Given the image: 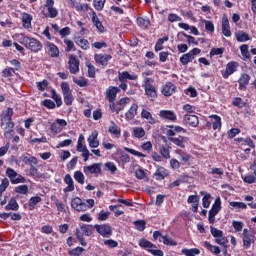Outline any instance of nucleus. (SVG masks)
Returning a JSON list of instances; mask_svg holds the SVG:
<instances>
[{
  "instance_id": "f257e3e1",
  "label": "nucleus",
  "mask_w": 256,
  "mask_h": 256,
  "mask_svg": "<svg viewBox=\"0 0 256 256\" xmlns=\"http://www.w3.org/2000/svg\"><path fill=\"white\" fill-rule=\"evenodd\" d=\"M21 45H24L26 49H30V51H33L34 53H38V51H41L43 49V45L39 40L35 38H29L27 36H22L20 38Z\"/></svg>"
},
{
  "instance_id": "f03ea898",
  "label": "nucleus",
  "mask_w": 256,
  "mask_h": 256,
  "mask_svg": "<svg viewBox=\"0 0 256 256\" xmlns=\"http://www.w3.org/2000/svg\"><path fill=\"white\" fill-rule=\"evenodd\" d=\"M12 117H13L12 108H7V110L1 114L2 125L6 123L5 135H7V133H13V128L15 127V124L11 122Z\"/></svg>"
},
{
  "instance_id": "7ed1b4c3",
  "label": "nucleus",
  "mask_w": 256,
  "mask_h": 256,
  "mask_svg": "<svg viewBox=\"0 0 256 256\" xmlns=\"http://www.w3.org/2000/svg\"><path fill=\"white\" fill-rule=\"evenodd\" d=\"M55 1L54 0H46V4L43 6L42 14L44 17H49L50 19H55L59 12L54 7Z\"/></svg>"
},
{
  "instance_id": "20e7f679",
  "label": "nucleus",
  "mask_w": 256,
  "mask_h": 256,
  "mask_svg": "<svg viewBox=\"0 0 256 256\" xmlns=\"http://www.w3.org/2000/svg\"><path fill=\"white\" fill-rule=\"evenodd\" d=\"M139 246L142 249H146L149 253H151V255L163 256V252L161 250H154L153 248H156L157 246H155L153 243H151V241L145 238L140 239Z\"/></svg>"
},
{
  "instance_id": "39448f33",
  "label": "nucleus",
  "mask_w": 256,
  "mask_h": 256,
  "mask_svg": "<svg viewBox=\"0 0 256 256\" xmlns=\"http://www.w3.org/2000/svg\"><path fill=\"white\" fill-rule=\"evenodd\" d=\"M151 83H153V79H145V93L150 101H155V99H157V91L155 90V87L151 85Z\"/></svg>"
},
{
  "instance_id": "423d86ee",
  "label": "nucleus",
  "mask_w": 256,
  "mask_h": 256,
  "mask_svg": "<svg viewBox=\"0 0 256 256\" xmlns=\"http://www.w3.org/2000/svg\"><path fill=\"white\" fill-rule=\"evenodd\" d=\"M200 53L201 49L194 48L190 52L180 57V63H182V65H189V63H191V61H193V59H195V57H197V55H199Z\"/></svg>"
},
{
  "instance_id": "0eeeda50",
  "label": "nucleus",
  "mask_w": 256,
  "mask_h": 256,
  "mask_svg": "<svg viewBox=\"0 0 256 256\" xmlns=\"http://www.w3.org/2000/svg\"><path fill=\"white\" fill-rule=\"evenodd\" d=\"M221 211V198H216L211 210L209 211L208 221L211 225L215 223V216Z\"/></svg>"
},
{
  "instance_id": "6e6552de",
  "label": "nucleus",
  "mask_w": 256,
  "mask_h": 256,
  "mask_svg": "<svg viewBox=\"0 0 256 256\" xmlns=\"http://www.w3.org/2000/svg\"><path fill=\"white\" fill-rule=\"evenodd\" d=\"M6 175L13 185H17V183H25V177L19 175L13 168H8L6 170Z\"/></svg>"
},
{
  "instance_id": "1a4fd4ad",
  "label": "nucleus",
  "mask_w": 256,
  "mask_h": 256,
  "mask_svg": "<svg viewBox=\"0 0 256 256\" xmlns=\"http://www.w3.org/2000/svg\"><path fill=\"white\" fill-rule=\"evenodd\" d=\"M84 235H86V237H91V235H93V226L82 224L76 229L77 239H81Z\"/></svg>"
},
{
  "instance_id": "9d476101",
  "label": "nucleus",
  "mask_w": 256,
  "mask_h": 256,
  "mask_svg": "<svg viewBox=\"0 0 256 256\" xmlns=\"http://www.w3.org/2000/svg\"><path fill=\"white\" fill-rule=\"evenodd\" d=\"M101 163H94L89 166H84L83 167V172L85 175H99L101 173Z\"/></svg>"
},
{
  "instance_id": "9b49d317",
  "label": "nucleus",
  "mask_w": 256,
  "mask_h": 256,
  "mask_svg": "<svg viewBox=\"0 0 256 256\" xmlns=\"http://www.w3.org/2000/svg\"><path fill=\"white\" fill-rule=\"evenodd\" d=\"M94 229H96L97 233H99V235H102V237H111L113 230H111V226H109L108 224H96L94 226Z\"/></svg>"
},
{
  "instance_id": "f8f14e48",
  "label": "nucleus",
  "mask_w": 256,
  "mask_h": 256,
  "mask_svg": "<svg viewBox=\"0 0 256 256\" xmlns=\"http://www.w3.org/2000/svg\"><path fill=\"white\" fill-rule=\"evenodd\" d=\"M251 243H255V235L245 228L243 230V245L248 249L251 247Z\"/></svg>"
},
{
  "instance_id": "ddd939ff",
  "label": "nucleus",
  "mask_w": 256,
  "mask_h": 256,
  "mask_svg": "<svg viewBox=\"0 0 256 256\" xmlns=\"http://www.w3.org/2000/svg\"><path fill=\"white\" fill-rule=\"evenodd\" d=\"M79 59H77V56L71 55L68 61L69 65V71L72 73V75H76V73H79Z\"/></svg>"
},
{
  "instance_id": "4468645a",
  "label": "nucleus",
  "mask_w": 256,
  "mask_h": 256,
  "mask_svg": "<svg viewBox=\"0 0 256 256\" xmlns=\"http://www.w3.org/2000/svg\"><path fill=\"white\" fill-rule=\"evenodd\" d=\"M119 88L115 86H110L106 90V99L109 101V103H113L115 99H117V93H119Z\"/></svg>"
},
{
  "instance_id": "2eb2a0df",
  "label": "nucleus",
  "mask_w": 256,
  "mask_h": 256,
  "mask_svg": "<svg viewBox=\"0 0 256 256\" xmlns=\"http://www.w3.org/2000/svg\"><path fill=\"white\" fill-rule=\"evenodd\" d=\"M184 123H186V125H189L190 127H198L199 117H197V115L186 114L184 116Z\"/></svg>"
},
{
  "instance_id": "dca6fc26",
  "label": "nucleus",
  "mask_w": 256,
  "mask_h": 256,
  "mask_svg": "<svg viewBox=\"0 0 256 256\" xmlns=\"http://www.w3.org/2000/svg\"><path fill=\"white\" fill-rule=\"evenodd\" d=\"M77 151L79 153H82V157L84 158L85 162L89 161V157H91V155H93V154L89 153V149H87V146L83 145V143H81V141H78Z\"/></svg>"
},
{
  "instance_id": "f3484780",
  "label": "nucleus",
  "mask_w": 256,
  "mask_h": 256,
  "mask_svg": "<svg viewBox=\"0 0 256 256\" xmlns=\"http://www.w3.org/2000/svg\"><path fill=\"white\" fill-rule=\"evenodd\" d=\"M118 79H119L120 83H127V79H128V81L137 80V75H131L127 71L119 72Z\"/></svg>"
},
{
  "instance_id": "a211bd4d",
  "label": "nucleus",
  "mask_w": 256,
  "mask_h": 256,
  "mask_svg": "<svg viewBox=\"0 0 256 256\" xmlns=\"http://www.w3.org/2000/svg\"><path fill=\"white\" fill-rule=\"evenodd\" d=\"M94 59H95L96 63L106 67V65H108V63H109V59H111V55H108V54H96V55H94Z\"/></svg>"
},
{
  "instance_id": "6ab92c4d",
  "label": "nucleus",
  "mask_w": 256,
  "mask_h": 256,
  "mask_svg": "<svg viewBox=\"0 0 256 256\" xmlns=\"http://www.w3.org/2000/svg\"><path fill=\"white\" fill-rule=\"evenodd\" d=\"M237 67H239V63H237V62L228 63L226 65L224 79H227L230 75H233V73H235V71H237Z\"/></svg>"
},
{
  "instance_id": "aec40b11",
  "label": "nucleus",
  "mask_w": 256,
  "mask_h": 256,
  "mask_svg": "<svg viewBox=\"0 0 256 256\" xmlns=\"http://www.w3.org/2000/svg\"><path fill=\"white\" fill-rule=\"evenodd\" d=\"M222 33L224 37H231V26H229V19H227V16L222 18Z\"/></svg>"
},
{
  "instance_id": "412c9836",
  "label": "nucleus",
  "mask_w": 256,
  "mask_h": 256,
  "mask_svg": "<svg viewBox=\"0 0 256 256\" xmlns=\"http://www.w3.org/2000/svg\"><path fill=\"white\" fill-rule=\"evenodd\" d=\"M64 183H66V185H68L65 189H64V193H71V191H75V184L73 182V178H71L70 174H67L64 177Z\"/></svg>"
},
{
  "instance_id": "4be33fe9",
  "label": "nucleus",
  "mask_w": 256,
  "mask_h": 256,
  "mask_svg": "<svg viewBox=\"0 0 256 256\" xmlns=\"http://www.w3.org/2000/svg\"><path fill=\"white\" fill-rule=\"evenodd\" d=\"M97 137H99V133H97V131H93L88 137L89 147H91L92 149H96V147H99V140H97Z\"/></svg>"
},
{
  "instance_id": "5701e85b",
  "label": "nucleus",
  "mask_w": 256,
  "mask_h": 256,
  "mask_svg": "<svg viewBox=\"0 0 256 256\" xmlns=\"http://www.w3.org/2000/svg\"><path fill=\"white\" fill-rule=\"evenodd\" d=\"M92 22L96 29L99 31V33H105V26H103V23L99 21L97 13L95 12H92Z\"/></svg>"
},
{
  "instance_id": "b1692460",
  "label": "nucleus",
  "mask_w": 256,
  "mask_h": 256,
  "mask_svg": "<svg viewBox=\"0 0 256 256\" xmlns=\"http://www.w3.org/2000/svg\"><path fill=\"white\" fill-rule=\"evenodd\" d=\"M138 109H139V106L137 104H132L130 109L125 114V119H127L128 121H132V119H135Z\"/></svg>"
},
{
  "instance_id": "393cba45",
  "label": "nucleus",
  "mask_w": 256,
  "mask_h": 256,
  "mask_svg": "<svg viewBox=\"0 0 256 256\" xmlns=\"http://www.w3.org/2000/svg\"><path fill=\"white\" fill-rule=\"evenodd\" d=\"M160 117H162V119H168V121H177V115L171 110L160 111Z\"/></svg>"
},
{
  "instance_id": "a878e982",
  "label": "nucleus",
  "mask_w": 256,
  "mask_h": 256,
  "mask_svg": "<svg viewBox=\"0 0 256 256\" xmlns=\"http://www.w3.org/2000/svg\"><path fill=\"white\" fill-rule=\"evenodd\" d=\"M162 93L165 97H171V95L175 93V85L171 82H167L162 89Z\"/></svg>"
},
{
  "instance_id": "bb28decb",
  "label": "nucleus",
  "mask_w": 256,
  "mask_h": 256,
  "mask_svg": "<svg viewBox=\"0 0 256 256\" xmlns=\"http://www.w3.org/2000/svg\"><path fill=\"white\" fill-rule=\"evenodd\" d=\"M46 47L48 49V54L50 55V57H59V48L55 44L48 42L46 44Z\"/></svg>"
},
{
  "instance_id": "cd10ccee",
  "label": "nucleus",
  "mask_w": 256,
  "mask_h": 256,
  "mask_svg": "<svg viewBox=\"0 0 256 256\" xmlns=\"http://www.w3.org/2000/svg\"><path fill=\"white\" fill-rule=\"evenodd\" d=\"M250 80L251 76H249V74H242L240 79L238 80L239 89H247V85H249Z\"/></svg>"
},
{
  "instance_id": "c85d7f7f",
  "label": "nucleus",
  "mask_w": 256,
  "mask_h": 256,
  "mask_svg": "<svg viewBox=\"0 0 256 256\" xmlns=\"http://www.w3.org/2000/svg\"><path fill=\"white\" fill-rule=\"evenodd\" d=\"M169 141H171V143H174V145H177V147H180L181 149H185V137L183 136L170 137Z\"/></svg>"
},
{
  "instance_id": "c756f323",
  "label": "nucleus",
  "mask_w": 256,
  "mask_h": 256,
  "mask_svg": "<svg viewBox=\"0 0 256 256\" xmlns=\"http://www.w3.org/2000/svg\"><path fill=\"white\" fill-rule=\"evenodd\" d=\"M31 21H33V16L27 13L22 14V23L24 29H31Z\"/></svg>"
},
{
  "instance_id": "7c9ffc66",
  "label": "nucleus",
  "mask_w": 256,
  "mask_h": 256,
  "mask_svg": "<svg viewBox=\"0 0 256 256\" xmlns=\"http://www.w3.org/2000/svg\"><path fill=\"white\" fill-rule=\"evenodd\" d=\"M6 211H18L19 204L15 198H11L8 205L5 206Z\"/></svg>"
},
{
  "instance_id": "2f4dec72",
  "label": "nucleus",
  "mask_w": 256,
  "mask_h": 256,
  "mask_svg": "<svg viewBox=\"0 0 256 256\" xmlns=\"http://www.w3.org/2000/svg\"><path fill=\"white\" fill-rule=\"evenodd\" d=\"M200 195H203V199H202V205L205 209H209V205H211V201H209V199H211V194L205 192V191H201Z\"/></svg>"
},
{
  "instance_id": "473e14b6",
  "label": "nucleus",
  "mask_w": 256,
  "mask_h": 256,
  "mask_svg": "<svg viewBox=\"0 0 256 256\" xmlns=\"http://www.w3.org/2000/svg\"><path fill=\"white\" fill-rule=\"evenodd\" d=\"M108 132L111 133V135H115L117 138L121 137V129H119L115 122H111V126L109 127Z\"/></svg>"
},
{
  "instance_id": "72a5a7b5",
  "label": "nucleus",
  "mask_w": 256,
  "mask_h": 256,
  "mask_svg": "<svg viewBox=\"0 0 256 256\" xmlns=\"http://www.w3.org/2000/svg\"><path fill=\"white\" fill-rule=\"evenodd\" d=\"M21 161H23L25 165H30V167H33V165H37V163H39V161L34 156H22Z\"/></svg>"
},
{
  "instance_id": "f704fd0d",
  "label": "nucleus",
  "mask_w": 256,
  "mask_h": 256,
  "mask_svg": "<svg viewBox=\"0 0 256 256\" xmlns=\"http://www.w3.org/2000/svg\"><path fill=\"white\" fill-rule=\"evenodd\" d=\"M29 173L31 177H37V179H45V174L39 172V170L35 168V166L30 167Z\"/></svg>"
},
{
  "instance_id": "c9c22d12",
  "label": "nucleus",
  "mask_w": 256,
  "mask_h": 256,
  "mask_svg": "<svg viewBox=\"0 0 256 256\" xmlns=\"http://www.w3.org/2000/svg\"><path fill=\"white\" fill-rule=\"evenodd\" d=\"M141 117H142V119H147V121H148V123H150V125H154L155 119L153 118V115H151V113L149 111L143 109L141 112Z\"/></svg>"
},
{
  "instance_id": "e433bc0d",
  "label": "nucleus",
  "mask_w": 256,
  "mask_h": 256,
  "mask_svg": "<svg viewBox=\"0 0 256 256\" xmlns=\"http://www.w3.org/2000/svg\"><path fill=\"white\" fill-rule=\"evenodd\" d=\"M204 247L211 251V253H214V255H219V253H221V249L219 248V246H213L208 241L204 242Z\"/></svg>"
},
{
  "instance_id": "4c0bfd02",
  "label": "nucleus",
  "mask_w": 256,
  "mask_h": 256,
  "mask_svg": "<svg viewBox=\"0 0 256 256\" xmlns=\"http://www.w3.org/2000/svg\"><path fill=\"white\" fill-rule=\"evenodd\" d=\"M159 151H160L162 157H164V159L171 158V155L169 153V145L166 144V145L160 146Z\"/></svg>"
},
{
  "instance_id": "58836bf2",
  "label": "nucleus",
  "mask_w": 256,
  "mask_h": 256,
  "mask_svg": "<svg viewBox=\"0 0 256 256\" xmlns=\"http://www.w3.org/2000/svg\"><path fill=\"white\" fill-rule=\"evenodd\" d=\"M166 176H167V172L163 167L158 168L157 171L155 172V177L158 181L165 179Z\"/></svg>"
},
{
  "instance_id": "ea45409f",
  "label": "nucleus",
  "mask_w": 256,
  "mask_h": 256,
  "mask_svg": "<svg viewBox=\"0 0 256 256\" xmlns=\"http://www.w3.org/2000/svg\"><path fill=\"white\" fill-rule=\"evenodd\" d=\"M240 51H241L242 57H244L245 59H251V53L249 52V46L248 45L243 44L240 47Z\"/></svg>"
},
{
  "instance_id": "a19ab883",
  "label": "nucleus",
  "mask_w": 256,
  "mask_h": 256,
  "mask_svg": "<svg viewBox=\"0 0 256 256\" xmlns=\"http://www.w3.org/2000/svg\"><path fill=\"white\" fill-rule=\"evenodd\" d=\"M74 179L77 181V183H80V185L85 184V175H83V172L81 171H76L74 173Z\"/></svg>"
},
{
  "instance_id": "79ce46f5",
  "label": "nucleus",
  "mask_w": 256,
  "mask_h": 256,
  "mask_svg": "<svg viewBox=\"0 0 256 256\" xmlns=\"http://www.w3.org/2000/svg\"><path fill=\"white\" fill-rule=\"evenodd\" d=\"M182 253L183 255H186V256H196V255H199L201 251L197 248H192V249H183Z\"/></svg>"
},
{
  "instance_id": "37998d69",
  "label": "nucleus",
  "mask_w": 256,
  "mask_h": 256,
  "mask_svg": "<svg viewBox=\"0 0 256 256\" xmlns=\"http://www.w3.org/2000/svg\"><path fill=\"white\" fill-rule=\"evenodd\" d=\"M76 43L79 45V47H81V49H84L85 51L89 49V41L85 38H78Z\"/></svg>"
},
{
  "instance_id": "c03bdc74",
  "label": "nucleus",
  "mask_w": 256,
  "mask_h": 256,
  "mask_svg": "<svg viewBox=\"0 0 256 256\" xmlns=\"http://www.w3.org/2000/svg\"><path fill=\"white\" fill-rule=\"evenodd\" d=\"M236 39L240 43H244L245 41H249L250 38H249V34L245 32H238L236 33Z\"/></svg>"
},
{
  "instance_id": "a18cd8bd",
  "label": "nucleus",
  "mask_w": 256,
  "mask_h": 256,
  "mask_svg": "<svg viewBox=\"0 0 256 256\" xmlns=\"http://www.w3.org/2000/svg\"><path fill=\"white\" fill-rule=\"evenodd\" d=\"M211 117L212 119H214V121L212 122V127L214 131L217 129H221V117L217 115H212Z\"/></svg>"
},
{
  "instance_id": "49530a36",
  "label": "nucleus",
  "mask_w": 256,
  "mask_h": 256,
  "mask_svg": "<svg viewBox=\"0 0 256 256\" xmlns=\"http://www.w3.org/2000/svg\"><path fill=\"white\" fill-rule=\"evenodd\" d=\"M133 133L134 137H136L137 139H142V137H145V129L141 127L134 128Z\"/></svg>"
},
{
  "instance_id": "de8ad7c7",
  "label": "nucleus",
  "mask_w": 256,
  "mask_h": 256,
  "mask_svg": "<svg viewBox=\"0 0 256 256\" xmlns=\"http://www.w3.org/2000/svg\"><path fill=\"white\" fill-rule=\"evenodd\" d=\"M165 41H169V37L165 36L163 38L158 39V41L155 45V51H162L163 43H165Z\"/></svg>"
},
{
  "instance_id": "09e8293b",
  "label": "nucleus",
  "mask_w": 256,
  "mask_h": 256,
  "mask_svg": "<svg viewBox=\"0 0 256 256\" xmlns=\"http://www.w3.org/2000/svg\"><path fill=\"white\" fill-rule=\"evenodd\" d=\"M137 23L139 27H141L142 29H148V27L151 25V22H149V20H146L141 17L137 19Z\"/></svg>"
},
{
  "instance_id": "8fccbe9b",
  "label": "nucleus",
  "mask_w": 256,
  "mask_h": 256,
  "mask_svg": "<svg viewBox=\"0 0 256 256\" xmlns=\"http://www.w3.org/2000/svg\"><path fill=\"white\" fill-rule=\"evenodd\" d=\"M216 243L218 245H221L222 247H224L225 251H227V243H229V241L225 237H223V235L222 236H218L216 238Z\"/></svg>"
},
{
  "instance_id": "3c124183",
  "label": "nucleus",
  "mask_w": 256,
  "mask_h": 256,
  "mask_svg": "<svg viewBox=\"0 0 256 256\" xmlns=\"http://www.w3.org/2000/svg\"><path fill=\"white\" fill-rule=\"evenodd\" d=\"M104 167H105L108 171H110V173H111L112 175H114V173L117 171V166H116L115 163H113V162H107V163H105V164H104Z\"/></svg>"
},
{
  "instance_id": "603ef678",
  "label": "nucleus",
  "mask_w": 256,
  "mask_h": 256,
  "mask_svg": "<svg viewBox=\"0 0 256 256\" xmlns=\"http://www.w3.org/2000/svg\"><path fill=\"white\" fill-rule=\"evenodd\" d=\"M52 99L55 100V103L57 107H61L63 105V101L61 100V96L55 92V90H52Z\"/></svg>"
},
{
  "instance_id": "864d4df0",
  "label": "nucleus",
  "mask_w": 256,
  "mask_h": 256,
  "mask_svg": "<svg viewBox=\"0 0 256 256\" xmlns=\"http://www.w3.org/2000/svg\"><path fill=\"white\" fill-rule=\"evenodd\" d=\"M50 131L52 133H54L55 135H57V134L61 133V131H63V128H61L59 124L54 122L51 124Z\"/></svg>"
},
{
  "instance_id": "5fc2aeb1",
  "label": "nucleus",
  "mask_w": 256,
  "mask_h": 256,
  "mask_svg": "<svg viewBox=\"0 0 256 256\" xmlns=\"http://www.w3.org/2000/svg\"><path fill=\"white\" fill-rule=\"evenodd\" d=\"M105 7V0H94V8L96 11H103Z\"/></svg>"
},
{
  "instance_id": "6e6d98bb",
  "label": "nucleus",
  "mask_w": 256,
  "mask_h": 256,
  "mask_svg": "<svg viewBox=\"0 0 256 256\" xmlns=\"http://www.w3.org/2000/svg\"><path fill=\"white\" fill-rule=\"evenodd\" d=\"M203 23L205 25L206 31H209L210 33H213L215 31V25L212 21L204 20Z\"/></svg>"
},
{
  "instance_id": "4d7b16f0",
  "label": "nucleus",
  "mask_w": 256,
  "mask_h": 256,
  "mask_svg": "<svg viewBox=\"0 0 256 256\" xmlns=\"http://www.w3.org/2000/svg\"><path fill=\"white\" fill-rule=\"evenodd\" d=\"M16 193H20L21 195H27L29 193V187L27 185H21L16 187Z\"/></svg>"
},
{
  "instance_id": "13d9d810",
  "label": "nucleus",
  "mask_w": 256,
  "mask_h": 256,
  "mask_svg": "<svg viewBox=\"0 0 256 256\" xmlns=\"http://www.w3.org/2000/svg\"><path fill=\"white\" fill-rule=\"evenodd\" d=\"M81 203H83V200H81V198H74L71 202V205L73 209H75L76 211H79V207H81Z\"/></svg>"
},
{
  "instance_id": "bf43d9fd",
  "label": "nucleus",
  "mask_w": 256,
  "mask_h": 256,
  "mask_svg": "<svg viewBox=\"0 0 256 256\" xmlns=\"http://www.w3.org/2000/svg\"><path fill=\"white\" fill-rule=\"evenodd\" d=\"M230 207H234L235 209H247V204L243 202H230Z\"/></svg>"
},
{
  "instance_id": "052dcab7",
  "label": "nucleus",
  "mask_w": 256,
  "mask_h": 256,
  "mask_svg": "<svg viewBox=\"0 0 256 256\" xmlns=\"http://www.w3.org/2000/svg\"><path fill=\"white\" fill-rule=\"evenodd\" d=\"M232 104L234 107H238L239 109H243V107H245V102L241 98H235Z\"/></svg>"
},
{
  "instance_id": "680f3d73",
  "label": "nucleus",
  "mask_w": 256,
  "mask_h": 256,
  "mask_svg": "<svg viewBox=\"0 0 256 256\" xmlns=\"http://www.w3.org/2000/svg\"><path fill=\"white\" fill-rule=\"evenodd\" d=\"M162 242L164 243V245H169L171 247L177 245V242L167 236H162Z\"/></svg>"
},
{
  "instance_id": "e2e57ef3",
  "label": "nucleus",
  "mask_w": 256,
  "mask_h": 256,
  "mask_svg": "<svg viewBox=\"0 0 256 256\" xmlns=\"http://www.w3.org/2000/svg\"><path fill=\"white\" fill-rule=\"evenodd\" d=\"M83 251H85L84 248L76 247V248L70 250L69 254L72 255V256H80L83 253Z\"/></svg>"
},
{
  "instance_id": "0e129e2a",
  "label": "nucleus",
  "mask_w": 256,
  "mask_h": 256,
  "mask_svg": "<svg viewBox=\"0 0 256 256\" xmlns=\"http://www.w3.org/2000/svg\"><path fill=\"white\" fill-rule=\"evenodd\" d=\"M63 96H64V103H66V105L73 104V94L71 92H68L67 94H63Z\"/></svg>"
},
{
  "instance_id": "69168bd1",
  "label": "nucleus",
  "mask_w": 256,
  "mask_h": 256,
  "mask_svg": "<svg viewBox=\"0 0 256 256\" xmlns=\"http://www.w3.org/2000/svg\"><path fill=\"white\" fill-rule=\"evenodd\" d=\"M134 225L136 226V228L138 229V231H145V225L146 222L145 220H138L134 222Z\"/></svg>"
},
{
  "instance_id": "338daca9",
  "label": "nucleus",
  "mask_w": 256,
  "mask_h": 256,
  "mask_svg": "<svg viewBox=\"0 0 256 256\" xmlns=\"http://www.w3.org/2000/svg\"><path fill=\"white\" fill-rule=\"evenodd\" d=\"M7 187H9V179L4 178L0 184V193H4Z\"/></svg>"
},
{
  "instance_id": "774afa93",
  "label": "nucleus",
  "mask_w": 256,
  "mask_h": 256,
  "mask_svg": "<svg viewBox=\"0 0 256 256\" xmlns=\"http://www.w3.org/2000/svg\"><path fill=\"white\" fill-rule=\"evenodd\" d=\"M42 105L47 109H55V104L52 100L46 99L42 102Z\"/></svg>"
}]
</instances>
